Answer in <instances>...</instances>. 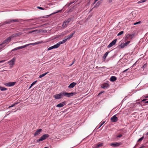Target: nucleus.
Wrapping results in <instances>:
<instances>
[{"label":"nucleus","instance_id":"obj_24","mask_svg":"<svg viewBox=\"0 0 148 148\" xmlns=\"http://www.w3.org/2000/svg\"><path fill=\"white\" fill-rule=\"evenodd\" d=\"M108 53L109 52H106L103 57V58L104 60H106V57H107Z\"/></svg>","mask_w":148,"mask_h":148},{"label":"nucleus","instance_id":"obj_31","mask_svg":"<svg viewBox=\"0 0 148 148\" xmlns=\"http://www.w3.org/2000/svg\"><path fill=\"white\" fill-rule=\"evenodd\" d=\"M37 82V81H34V82H33L31 85V86H30L29 87V89H30V88H31L36 83V82Z\"/></svg>","mask_w":148,"mask_h":148},{"label":"nucleus","instance_id":"obj_57","mask_svg":"<svg viewBox=\"0 0 148 148\" xmlns=\"http://www.w3.org/2000/svg\"><path fill=\"white\" fill-rule=\"evenodd\" d=\"M135 64H133V65L132 66H134V65Z\"/></svg>","mask_w":148,"mask_h":148},{"label":"nucleus","instance_id":"obj_6","mask_svg":"<svg viewBox=\"0 0 148 148\" xmlns=\"http://www.w3.org/2000/svg\"><path fill=\"white\" fill-rule=\"evenodd\" d=\"M116 114L111 118L110 120L112 122H116L118 121V118L116 116Z\"/></svg>","mask_w":148,"mask_h":148},{"label":"nucleus","instance_id":"obj_15","mask_svg":"<svg viewBox=\"0 0 148 148\" xmlns=\"http://www.w3.org/2000/svg\"><path fill=\"white\" fill-rule=\"evenodd\" d=\"M75 32H74L73 33L71 34L70 35H68L67 36V38L66 39V40H70L73 36L74 34H75Z\"/></svg>","mask_w":148,"mask_h":148},{"label":"nucleus","instance_id":"obj_12","mask_svg":"<svg viewBox=\"0 0 148 148\" xmlns=\"http://www.w3.org/2000/svg\"><path fill=\"white\" fill-rule=\"evenodd\" d=\"M66 104V102L64 101L62 103H60L58 104H57L56 106L59 108H61L63 107L64 105Z\"/></svg>","mask_w":148,"mask_h":148},{"label":"nucleus","instance_id":"obj_17","mask_svg":"<svg viewBox=\"0 0 148 148\" xmlns=\"http://www.w3.org/2000/svg\"><path fill=\"white\" fill-rule=\"evenodd\" d=\"M19 35L20 34L19 33H16L12 34L11 36H10V37L12 39L14 38L19 36Z\"/></svg>","mask_w":148,"mask_h":148},{"label":"nucleus","instance_id":"obj_43","mask_svg":"<svg viewBox=\"0 0 148 148\" xmlns=\"http://www.w3.org/2000/svg\"><path fill=\"white\" fill-rule=\"evenodd\" d=\"M129 68L125 70L124 71H123V73H125V72L126 71H127L128 69H129Z\"/></svg>","mask_w":148,"mask_h":148},{"label":"nucleus","instance_id":"obj_20","mask_svg":"<svg viewBox=\"0 0 148 148\" xmlns=\"http://www.w3.org/2000/svg\"><path fill=\"white\" fill-rule=\"evenodd\" d=\"M108 87L109 85L108 84H105L102 85L101 87L102 88L105 89L108 88Z\"/></svg>","mask_w":148,"mask_h":148},{"label":"nucleus","instance_id":"obj_22","mask_svg":"<svg viewBox=\"0 0 148 148\" xmlns=\"http://www.w3.org/2000/svg\"><path fill=\"white\" fill-rule=\"evenodd\" d=\"M71 18H68L66 21H64L66 25H68L69 23L71 21Z\"/></svg>","mask_w":148,"mask_h":148},{"label":"nucleus","instance_id":"obj_35","mask_svg":"<svg viewBox=\"0 0 148 148\" xmlns=\"http://www.w3.org/2000/svg\"><path fill=\"white\" fill-rule=\"evenodd\" d=\"M124 33V32L123 31H121L119 32L117 34L118 36H119L122 34Z\"/></svg>","mask_w":148,"mask_h":148},{"label":"nucleus","instance_id":"obj_3","mask_svg":"<svg viewBox=\"0 0 148 148\" xmlns=\"http://www.w3.org/2000/svg\"><path fill=\"white\" fill-rule=\"evenodd\" d=\"M19 20L18 19H10L7 20L6 21L2 23L1 25H4L6 24H9L12 22H19Z\"/></svg>","mask_w":148,"mask_h":148},{"label":"nucleus","instance_id":"obj_25","mask_svg":"<svg viewBox=\"0 0 148 148\" xmlns=\"http://www.w3.org/2000/svg\"><path fill=\"white\" fill-rule=\"evenodd\" d=\"M135 35V33H133L130 34V39L134 38Z\"/></svg>","mask_w":148,"mask_h":148},{"label":"nucleus","instance_id":"obj_26","mask_svg":"<svg viewBox=\"0 0 148 148\" xmlns=\"http://www.w3.org/2000/svg\"><path fill=\"white\" fill-rule=\"evenodd\" d=\"M48 73V72L45 73L43 74H42L41 75H40L39 76V77L40 78H41L44 76H45L46 75H47Z\"/></svg>","mask_w":148,"mask_h":148},{"label":"nucleus","instance_id":"obj_9","mask_svg":"<svg viewBox=\"0 0 148 148\" xmlns=\"http://www.w3.org/2000/svg\"><path fill=\"white\" fill-rule=\"evenodd\" d=\"M129 43V41H127L125 43L121 44V45H120L119 46V47L120 48H123L125 47V46H127V45H128Z\"/></svg>","mask_w":148,"mask_h":148},{"label":"nucleus","instance_id":"obj_59","mask_svg":"<svg viewBox=\"0 0 148 148\" xmlns=\"http://www.w3.org/2000/svg\"><path fill=\"white\" fill-rule=\"evenodd\" d=\"M21 42L20 41H19V42Z\"/></svg>","mask_w":148,"mask_h":148},{"label":"nucleus","instance_id":"obj_58","mask_svg":"<svg viewBox=\"0 0 148 148\" xmlns=\"http://www.w3.org/2000/svg\"><path fill=\"white\" fill-rule=\"evenodd\" d=\"M101 67H99V69H101Z\"/></svg>","mask_w":148,"mask_h":148},{"label":"nucleus","instance_id":"obj_46","mask_svg":"<svg viewBox=\"0 0 148 148\" xmlns=\"http://www.w3.org/2000/svg\"><path fill=\"white\" fill-rule=\"evenodd\" d=\"M145 147V146H141L140 148H143L144 147Z\"/></svg>","mask_w":148,"mask_h":148},{"label":"nucleus","instance_id":"obj_49","mask_svg":"<svg viewBox=\"0 0 148 148\" xmlns=\"http://www.w3.org/2000/svg\"><path fill=\"white\" fill-rule=\"evenodd\" d=\"M145 98H148V96H146L145 97Z\"/></svg>","mask_w":148,"mask_h":148},{"label":"nucleus","instance_id":"obj_37","mask_svg":"<svg viewBox=\"0 0 148 148\" xmlns=\"http://www.w3.org/2000/svg\"><path fill=\"white\" fill-rule=\"evenodd\" d=\"M37 8L38 9H40V10H45V8H42L41 7H40L37 6Z\"/></svg>","mask_w":148,"mask_h":148},{"label":"nucleus","instance_id":"obj_16","mask_svg":"<svg viewBox=\"0 0 148 148\" xmlns=\"http://www.w3.org/2000/svg\"><path fill=\"white\" fill-rule=\"evenodd\" d=\"M76 84V83L73 82L71 83L68 86V87L69 88H73Z\"/></svg>","mask_w":148,"mask_h":148},{"label":"nucleus","instance_id":"obj_4","mask_svg":"<svg viewBox=\"0 0 148 148\" xmlns=\"http://www.w3.org/2000/svg\"><path fill=\"white\" fill-rule=\"evenodd\" d=\"M16 60V58H13L11 60L8 62L9 65L11 67H12L13 65L14 64Z\"/></svg>","mask_w":148,"mask_h":148},{"label":"nucleus","instance_id":"obj_10","mask_svg":"<svg viewBox=\"0 0 148 148\" xmlns=\"http://www.w3.org/2000/svg\"><path fill=\"white\" fill-rule=\"evenodd\" d=\"M40 43V42H35L34 43H31L26 44V45H23V48H24L26 47H27L29 45H33L34 46V45H37V44H39Z\"/></svg>","mask_w":148,"mask_h":148},{"label":"nucleus","instance_id":"obj_33","mask_svg":"<svg viewBox=\"0 0 148 148\" xmlns=\"http://www.w3.org/2000/svg\"><path fill=\"white\" fill-rule=\"evenodd\" d=\"M146 1H147L146 0H141L140 1H138L137 2V3L138 4H139V3H142L145 2Z\"/></svg>","mask_w":148,"mask_h":148},{"label":"nucleus","instance_id":"obj_41","mask_svg":"<svg viewBox=\"0 0 148 148\" xmlns=\"http://www.w3.org/2000/svg\"><path fill=\"white\" fill-rule=\"evenodd\" d=\"M122 136V134H120L117 136V137H118V138H120V137H121Z\"/></svg>","mask_w":148,"mask_h":148},{"label":"nucleus","instance_id":"obj_47","mask_svg":"<svg viewBox=\"0 0 148 148\" xmlns=\"http://www.w3.org/2000/svg\"><path fill=\"white\" fill-rule=\"evenodd\" d=\"M106 68L105 66H103L101 68V69H104Z\"/></svg>","mask_w":148,"mask_h":148},{"label":"nucleus","instance_id":"obj_18","mask_svg":"<svg viewBox=\"0 0 148 148\" xmlns=\"http://www.w3.org/2000/svg\"><path fill=\"white\" fill-rule=\"evenodd\" d=\"M23 46H20V47H16L13 49H12V50H11V51H15V50H18V49H22L23 48Z\"/></svg>","mask_w":148,"mask_h":148},{"label":"nucleus","instance_id":"obj_30","mask_svg":"<svg viewBox=\"0 0 148 148\" xmlns=\"http://www.w3.org/2000/svg\"><path fill=\"white\" fill-rule=\"evenodd\" d=\"M140 23V21H138V22L134 23L132 22H131V23H130V25H136V24H138L139 23Z\"/></svg>","mask_w":148,"mask_h":148},{"label":"nucleus","instance_id":"obj_8","mask_svg":"<svg viewBox=\"0 0 148 148\" xmlns=\"http://www.w3.org/2000/svg\"><path fill=\"white\" fill-rule=\"evenodd\" d=\"M117 41V39H115L108 46V48H110L114 45Z\"/></svg>","mask_w":148,"mask_h":148},{"label":"nucleus","instance_id":"obj_38","mask_svg":"<svg viewBox=\"0 0 148 148\" xmlns=\"http://www.w3.org/2000/svg\"><path fill=\"white\" fill-rule=\"evenodd\" d=\"M105 123V121H103L101 123V124L98 127V128H100Z\"/></svg>","mask_w":148,"mask_h":148},{"label":"nucleus","instance_id":"obj_19","mask_svg":"<svg viewBox=\"0 0 148 148\" xmlns=\"http://www.w3.org/2000/svg\"><path fill=\"white\" fill-rule=\"evenodd\" d=\"M116 80V78L114 76H112L110 78V80L111 81L114 82Z\"/></svg>","mask_w":148,"mask_h":148},{"label":"nucleus","instance_id":"obj_44","mask_svg":"<svg viewBox=\"0 0 148 148\" xmlns=\"http://www.w3.org/2000/svg\"><path fill=\"white\" fill-rule=\"evenodd\" d=\"M5 61V60H1L0 61V63H3Z\"/></svg>","mask_w":148,"mask_h":148},{"label":"nucleus","instance_id":"obj_5","mask_svg":"<svg viewBox=\"0 0 148 148\" xmlns=\"http://www.w3.org/2000/svg\"><path fill=\"white\" fill-rule=\"evenodd\" d=\"M16 83V82H11L4 84V85L6 86H14Z\"/></svg>","mask_w":148,"mask_h":148},{"label":"nucleus","instance_id":"obj_55","mask_svg":"<svg viewBox=\"0 0 148 148\" xmlns=\"http://www.w3.org/2000/svg\"><path fill=\"white\" fill-rule=\"evenodd\" d=\"M146 135H148V132L146 133Z\"/></svg>","mask_w":148,"mask_h":148},{"label":"nucleus","instance_id":"obj_13","mask_svg":"<svg viewBox=\"0 0 148 148\" xmlns=\"http://www.w3.org/2000/svg\"><path fill=\"white\" fill-rule=\"evenodd\" d=\"M136 11H133L130 14V16L132 19H134L136 16Z\"/></svg>","mask_w":148,"mask_h":148},{"label":"nucleus","instance_id":"obj_45","mask_svg":"<svg viewBox=\"0 0 148 148\" xmlns=\"http://www.w3.org/2000/svg\"><path fill=\"white\" fill-rule=\"evenodd\" d=\"M147 99H143V100L141 101H145L146 100H147Z\"/></svg>","mask_w":148,"mask_h":148},{"label":"nucleus","instance_id":"obj_36","mask_svg":"<svg viewBox=\"0 0 148 148\" xmlns=\"http://www.w3.org/2000/svg\"><path fill=\"white\" fill-rule=\"evenodd\" d=\"M144 136H142V137L140 138L138 140V142H140L144 138Z\"/></svg>","mask_w":148,"mask_h":148},{"label":"nucleus","instance_id":"obj_23","mask_svg":"<svg viewBox=\"0 0 148 148\" xmlns=\"http://www.w3.org/2000/svg\"><path fill=\"white\" fill-rule=\"evenodd\" d=\"M59 44H56L53 46H51L52 48V49H56L58 48L59 47Z\"/></svg>","mask_w":148,"mask_h":148},{"label":"nucleus","instance_id":"obj_34","mask_svg":"<svg viewBox=\"0 0 148 148\" xmlns=\"http://www.w3.org/2000/svg\"><path fill=\"white\" fill-rule=\"evenodd\" d=\"M100 1H98L95 5V7H97L99 6V5H100Z\"/></svg>","mask_w":148,"mask_h":148},{"label":"nucleus","instance_id":"obj_42","mask_svg":"<svg viewBox=\"0 0 148 148\" xmlns=\"http://www.w3.org/2000/svg\"><path fill=\"white\" fill-rule=\"evenodd\" d=\"M52 49H53L52 47H49L48 49L47 50L48 51H49V50H51Z\"/></svg>","mask_w":148,"mask_h":148},{"label":"nucleus","instance_id":"obj_40","mask_svg":"<svg viewBox=\"0 0 148 148\" xmlns=\"http://www.w3.org/2000/svg\"><path fill=\"white\" fill-rule=\"evenodd\" d=\"M67 33H66V32H62L61 33V34L60 35V36H63V35H65Z\"/></svg>","mask_w":148,"mask_h":148},{"label":"nucleus","instance_id":"obj_28","mask_svg":"<svg viewBox=\"0 0 148 148\" xmlns=\"http://www.w3.org/2000/svg\"><path fill=\"white\" fill-rule=\"evenodd\" d=\"M103 145L102 143H100L99 144H96L95 145V147L96 148H99L100 147H101Z\"/></svg>","mask_w":148,"mask_h":148},{"label":"nucleus","instance_id":"obj_50","mask_svg":"<svg viewBox=\"0 0 148 148\" xmlns=\"http://www.w3.org/2000/svg\"><path fill=\"white\" fill-rule=\"evenodd\" d=\"M145 103H148V101H146L145 102Z\"/></svg>","mask_w":148,"mask_h":148},{"label":"nucleus","instance_id":"obj_14","mask_svg":"<svg viewBox=\"0 0 148 148\" xmlns=\"http://www.w3.org/2000/svg\"><path fill=\"white\" fill-rule=\"evenodd\" d=\"M42 130L41 129H39L38 130H37L34 133V136H36L37 135H39L40 132H42Z\"/></svg>","mask_w":148,"mask_h":148},{"label":"nucleus","instance_id":"obj_52","mask_svg":"<svg viewBox=\"0 0 148 148\" xmlns=\"http://www.w3.org/2000/svg\"><path fill=\"white\" fill-rule=\"evenodd\" d=\"M102 93V92H101V93L100 92V93H99L98 95H99L101 94Z\"/></svg>","mask_w":148,"mask_h":148},{"label":"nucleus","instance_id":"obj_7","mask_svg":"<svg viewBox=\"0 0 148 148\" xmlns=\"http://www.w3.org/2000/svg\"><path fill=\"white\" fill-rule=\"evenodd\" d=\"M12 40L10 36L8 37L5 40H4L3 42V44L4 45L5 44H7L10 42Z\"/></svg>","mask_w":148,"mask_h":148},{"label":"nucleus","instance_id":"obj_32","mask_svg":"<svg viewBox=\"0 0 148 148\" xmlns=\"http://www.w3.org/2000/svg\"><path fill=\"white\" fill-rule=\"evenodd\" d=\"M5 45H4L3 43L0 45V50L3 48L5 46Z\"/></svg>","mask_w":148,"mask_h":148},{"label":"nucleus","instance_id":"obj_54","mask_svg":"<svg viewBox=\"0 0 148 148\" xmlns=\"http://www.w3.org/2000/svg\"><path fill=\"white\" fill-rule=\"evenodd\" d=\"M58 12H59V11L57 12H55V13H53V14H55V13H58Z\"/></svg>","mask_w":148,"mask_h":148},{"label":"nucleus","instance_id":"obj_53","mask_svg":"<svg viewBox=\"0 0 148 148\" xmlns=\"http://www.w3.org/2000/svg\"><path fill=\"white\" fill-rule=\"evenodd\" d=\"M127 37H129L130 36V35H129V34H128L127 35Z\"/></svg>","mask_w":148,"mask_h":148},{"label":"nucleus","instance_id":"obj_21","mask_svg":"<svg viewBox=\"0 0 148 148\" xmlns=\"http://www.w3.org/2000/svg\"><path fill=\"white\" fill-rule=\"evenodd\" d=\"M66 41H67L65 39V40H62L61 41L59 42L58 43H57V44H59V46L61 44H62L64 43Z\"/></svg>","mask_w":148,"mask_h":148},{"label":"nucleus","instance_id":"obj_1","mask_svg":"<svg viewBox=\"0 0 148 148\" xmlns=\"http://www.w3.org/2000/svg\"><path fill=\"white\" fill-rule=\"evenodd\" d=\"M76 92L68 93L64 92H62L60 93L56 94L53 96V97L56 99H59L63 97L64 96H66L67 97H70L75 95Z\"/></svg>","mask_w":148,"mask_h":148},{"label":"nucleus","instance_id":"obj_51","mask_svg":"<svg viewBox=\"0 0 148 148\" xmlns=\"http://www.w3.org/2000/svg\"><path fill=\"white\" fill-rule=\"evenodd\" d=\"M34 31H31V32H29V33H32V32H33Z\"/></svg>","mask_w":148,"mask_h":148},{"label":"nucleus","instance_id":"obj_48","mask_svg":"<svg viewBox=\"0 0 148 148\" xmlns=\"http://www.w3.org/2000/svg\"><path fill=\"white\" fill-rule=\"evenodd\" d=\"M108 1L110 3L112 2V0H108Z\"/></svg>","mask_w":148,"mask_h":148},{"label":"nucleus","instance_id":"obj_56","mask_svg":"<svg viewBox=\"0 0 148 148\" xmlns=\"http://www.w3.org/2000/svg\"><path fill=\"white\" fill-rule=\"evenodd\" d=\"M44 148H48V147H44Z\"/></svg>","mask_w":148,"mask_h":148},{"label":"nucleus","instance_id":"obj_27","mask_svg":"<svg viewBox=\"0 0 148 148\" xmlns=\"http://www.w3.org/2000/svg\"><path fill=\"white\" fill-rule=\"evenodd\" d=\"M0 90L1 91H5L7 90V89L5 87H3L0 86Z\"/></svg>","mask_w":148,"mask_h":148},{"label":"nucleus","instance_id":"obj_39","mask_svg":"<svg viewBox=\"0 0 148 148\" xmlns=\"http://www.w3.org/2000/svg\"><path fill=\"white\" fill-rule=\"evenodd\" d=\"M17 104V103H14L11 106H9L8 108H10L11 107H13L14 106Z\"/></svg>","mask_w":148,"mask_h":148},{"label":"nucleus","instance_id":"obj_29","mask_svg":"<svg viewBox=\"0 0 148 148\" xmlns=\"http://www.w3.org/2000/svg\"><path fill=\"white\" fill-rule=\"evenodd\" d=\"M67 26V25H66V23L65 22V21L63 23L62 25V27L64 28H65Z\"/></svg>","mask_w":148,"mask_h":148},{"label":"nucleus","instance_id":"obj_11","mask_svg":"<svg viewBox=\"0 0 148 148\" xmlns=\"http://www.w3.org/2000/svg\"><path fill=\"white\" fill-rule=\"evenodd\" d=\"M121 143H120L115 142L114 143H111L110 145L113 147H116L121 145Z\"/></svg>","mask_w":148,"mask_h":148},{"label":"nucleus","instance_id":"obj_2","mask_svg":"<svg viewBox=\"0 0 148 148\" xmlns=\"http://www.w3.org/2000/svg\"><path fill=\"white\" fill-rule=\"evenodd\" d=\"M49 135L48 134H45L42 136L38 140H37V142H39L40 141H42L46 139L47 138H48Z\"/></svg>","mask_w":148,"mask_h":148}]
</instances>
